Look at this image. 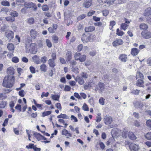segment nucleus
Instances as JSON below:
<instances>
[{
	"label": "nucleus",
	"mask_w": 151,
	"mask_h": 151,
	"mask_svg": "<svg viewBox=\"0 0 151 151\" xmlns=\"http://www.w3.org/2000/svg\"><path fill=\"white\" fill-rule=\"evenodd\" d=\"M141 35L145 39H149L151 37V32L145 30L141 32Z\"/></svg>",
	"instance_id": "20e7f679"
},
{
	"label": "nucleus",
	"mask_w": 151,
	"mask_h": 151,
	"mask_svg": "<svg viewBox=\"0 0 151 151\" xmlns=\"http://www.w3.org/2000/svg\"><path fill=\"white\" fill-rule=\"evenodd\" d=\"M74 96L79 100H81L82 98L78 93L75 92L74 93Z\"/></svg>",
	"instance_id": "864d4df0"
},
{
	"label": "nucleus",
	"mask_w": 151,
	"mask_h": 151,
	"mask_svg": "<svg viewBox=\"0 0 151 151\" xmlns=\"http://www.w3.org/2000/svg\"><path fill=\"white\" fill-rule=\"evenodd\" d=\"M86 59V56L85 55H83L80 56L79 60L81 62H83Z\"/></svg>",
	"instance_id": "603ef678"
},
{
	"label": "nucleus",
	"mask_w": 151,
	"mask_h": 151,
	"mask_svg": "<svg viewBox=\"0 0 151 151\" xmlns=\"http://www.w3.org/2000/svg\"><path fill=\"white\" fill-rule=\"evenodd\" d=\"M30 32L31 37L32 38L33 40H34L38 35L37 32L35 29H31Z\"/></svg>",
	"instance_id": "0eeeda50"
},
{
	"label": "nucleus",
	"mask_w": 151,
	"mask_h": 151,
	"mask_svg": "<svg viewBox=\"0 0 151 151\" xmlns=\"http://www.w3.org/2000/svg\"><path fill=\"white\" fill-rule=\"evenodd\" d=\"M88 74L86 73L83 72L81 74V77L83 78L86 79L88 77Z\"/></svg>",
	"instance_id": "37998d69"
},
{
	"label": "nucleus",
	"mask_w": 151,
	"mask_h": 151,
	"mask_svg": "<svg viewBox=\"0 0 151 151\" xmlns=\"http://www.w3.org/2000/svg\"><path fill=\"white\" fill-rule=\"evenodd\" d=\"M116 32V35L119 36H122L124 34L123 32L120 31L119 28L117 29Z\"/></svg>",
	"instance_id": "58836bf2"
},
{
	"label": "nucleus",
	"mask_w": 151,
	"mask_h": 151,
	"mask_svg": "<svg viewBox=\"0 0 151 151\" xmlns=\"http://www.w3.org/2000/svg\"><path fill=\"white\" fill-rule=\"evenodd\" d=\"M58 118H62L63 119H69V116L65 114H61L60 115L57 116Z\"/></svg>",
	"instance_id": "5701e85b"
},
{
	"label": "nucleus",
	"mask_w": 151,
	"mask_h": 151,
	"mask_svg": "<svg viewBox=\"0 0 151 151\" xmlns=\"http://www.w3.org/2000/svg\"><path fill=\"white\" fill-rule=\"evenodd\" d=\"M55 68H52L50 70L47 74L50 77H52L54 74V71L55 72Z\"/></svg>",
	"instance_id": "cd10ccee"
},
{
	"label": "nucleus",
	"mask_w": 151,
	"mask_h": 151,
	"mask_svg": "<svg viewBox=\"0 0 151 151\" xmlns=\"http://www.w3.org/2000/svg\"><path fill=\"white\" fill-rule=\"evenodd\" d=\"M15 78L14 76L8 75L4 78L2 83V86L6 88H12L13 86Z\"/></svg>",
	"instance_id": "f257e3e1"
},
{
	"label": "nucleus",
	"mask_w": 151,
	"mask_h": 151,
	"mask_svg": "<svg viewBox=\"0 0 151 151\" xmlns=\"http://www.w3.org/2000/svg\"><path fill=\"white\" fill-rule=\"evenodd\" d=\"M139 50L138 49L134 47L132 49L131 51V54L133 56L137 55L139 53Z\"/></svg>",
	"instance_id": "f8f14e48"
},
{
	"label": "nucleus",
	"mask_w": 151,
	"mask_h": 151,
	"mask_svg": "<svg viewBox=\"0 0 151 151\" xmlns=\"http://www.w3.org/2000/svg\"><path fill=\"white\" fill-rule=\"evenodd\" d=\"M144 15L146 16H148L151 15V8L148 7L146 9L144 12Z\"/></svg>",
	"instance_id": "dca6fc26"
},
{
	"label": "nucleus",
	"mask_w": 151,
	"mask_h": 151,
	"mask_svg": "<svg viewBox=\"0 0 151 151\" xmlns=\"http://www.w3.org/2000/svg\"><path fill=\"white\" fill-rule=\"evenodd\" d=\"M7 71L8 73L10 75H13L14 74V72L13 70V68L10 67L7 68Z\"/></svg>",
	"instance_id": "de8ad7c7"
},
{
	"label": "nucleus",
	"mask_w": 151,
	"mask_h": 151,
	"mask_svg": "<svg viewBox=\"0 0 151 151\" xmlns=\"http://www.w3.org/2000/svg\"><path fill=\"white\" fill-rule=\"evenodd\" d=\"M35 22V20L33 17H30L28 19V23L29 24H32Z\"/></svg>",
	"instance_id": "c03bdc74"
},
{
	"label": "nucleus",
	"mask_w": 151,
	"mask_h": 151,
	"mask_svg": "<svg viewBox=\"0 0 151 151\" xmlns=\"http://www.w3.org/2000/svg\"><path fill=\"white\" fill-rule=\"evenodd\" d=\"M101 120V117L100 116V114H98V116L96 117V122H100Z\"/></svg>",
	"instance_id": "052dcab7"
},
{
	"label": "nucleus",
	"mask_w": 151,
	"mask_h": 151,
	"mask_svg": "<svg viewBox=\"0 0 151 151\" xmlns=\"http://www.w3.org/2000/svg\"><path fill=\"white\" fill-rule=\"evenodd\" d=\"M25 2L24 0H16V4L18 6L24 5Z\"/></svg>",
	"instance_id": "7c9ffc66"
},
{
	"label": "nucleus",
	"mask_w": 151,
	"mask_h": 151,
	"mask_svg": "<svg viewBox=\"0 0 151 151\" xmlns=\"http://www.w3.org/2000/svg\"><path fill=\"white\" fill-rule=\"evenodd\" d=\"M71 88L69 86L66 85L64 88V90L65 91H70Z\"/></svg>",
	"instance_id": "69168bd1"
},
{
	"label": "nucleus",
	"mask_w": 151,
	"mask_h": 151,
	"mask_svg": "<svg viewBox=\"0 0 151 151\" xmlns=\"http://www.w3.org/2000/svg\"><path fill=\"white\" fill-rule=\"evenodd\" d=\"M32 59L34 62L36 64H40V62L39 60V58L37 55H35L33 56L32 58Z\"/></svg>",
	"instance_id": "a211bd4d"
},
{
	"label": "nucleus",
	"mask_w": 151,
	"mask_h": 151,
	"mask_svg": "<svg viewBox=\"0 0 151 151\" xmlns=\"http://www.w3.org/2000/svg\"><path fill=\"white\" fill-rule=\"evenodd\" d=\"M95 29V27L93 26H90L86 27L85 29V31L86 32H91Z\"/></svg>",
	"instance_id": "f3484780"
},
{
	"label": "nucleus",
	"mask_w": 151,
	"mask_h": 151,
	"mask_svg": "<svg viewBox=\"0 0 151 151\" xmlns=\"http://www.w3.org/2000/svg\"><path fill=\"white\" fill-rule=\"evenodd\" d=\"M139 78V79H144V76L143 74L140 71H137L136 79Z\"/></svg>",
	"instance_id": "412c9836"
},
{
	"label": "nucleus",
	"mask_w": 151,
	"mask_h": 151,
	"mask_svg": "<svg viewBox=\"0 0 151 151\" xmlns=\"http://www.w3.org/2000/svg\"><path fill=\"white\" fill-rule=\"evenodd\" d=\"M7 104V103L6 101H2L0 104V108H4L5 107Z\"/></svg>",
	"instance_id": "e433bc0d"
},
{
	"label": "nucleus",
	"mask_w": 151,
	"mask_h": 151,
	"mask_svg": "<svg viewBox=\"0 0 151 151\" xmlns=\"http://www.w3.org/2000/svg\"><path fill=\"white\" fill-rule=\"evenodd\" d=\"M5 19L6 21L10 22H14L15 20V18L12 17V16L6 17H5Z\"/></svg>",
	"instance_id": "473e14b6"
},
{
	"label": "nucleus",
	"mask_w": 151,
	"mask_h": 151,
	"mask_svg": "<svg viewBox=\"0 0 151 151\" xmlns=\"http://www.w3.org/2000/svg\"><path fill=\"white\" fill-rule=\"evenodd\" d=\"M1 4L4 6H10L9 2L6 0H3L0 2Z\"/></svg>",
	"instance_id": "b1692460"
},
{
	"label": "nucleus",
	"mask_w": 151,
	"mask_h": 151,
	"mask_svg": "<svg viewBox=\"0 0 151 151\" xmlns=\"http://www.w3.org/2000/svg\"><path fill=\"white\" fill-rule=\"evenodd\" d=\"M40 60L42 63H45L47 61V58L46 56L42 57Z\"/></svg>",
	"instance_id": "4d7b16f0"
},
{
	"label": "nucleus",
	"mask_w": 151,
	"mask_h": 151,
	"mask_svg": "<svg viewBox=\"0 0 151 151\" xmlns=\"http://www.w3.org/2000/svg\"><path fill=\"white\" fill-rule=\"evenodd\" d=\"M24 6L27 8V9H30L34 6V4L32 2H25L24 3Z\"/></svg>",
	"instance_id": "2eb2a0df"
},
{
	"label": "nucleus",
	"mask_w": 151,
	"mask_h": 151,
	"mask_svg": "<svg viewBox=\"0 0 151 151\" xmlns=\"http://www.w3.org/2000/svg\"><path fill=\"white\" fill-rule=\"evenodd\" d=\"M54 61L55 60L50 59L48 60V64L49 66L52 68H54V67L56 65V64Z\"/></svg>",
	"instance_id": "aec40b11"
},
{
	"label": "nucleus",
	"mask_w": 151,
	"mask_h": 151,
	"mask_svg": "<svg viewBox=\"0 0 151 151\" xmlns=\"http://www.w3.org/2000/svg\"><path fill=\"white\" fill-rule=\"evenodd\" d=\"M81 55V54L80 53H76L74 56L75 59L76 60H79L80 58Z\"/></svg>",
	"instance_id": "a18cd8bd"
},
{
	"label": "nucleus",
	"mask_w": 151,
	"mask_h": 151,
	"mask_svg": "<svg viewBox=\"0 0 151 151\" xmlns=\"http://www.w3.org/2000/svg\"><path fill=\"white\" fill-rule=\"evenodd\" d=\"M145 137L148 140H151V133H147L145 135Z\"/></svg>",
	"instance_id": "13d9d810"
},
{
	"label": "nucleus",
	"mask_w": 151,
	"mask_h": 151,
	"mask_svg": "<svg viewBox=\"0 0 151 151\" xmlns=\"http://www.w3.org/2000/svg\"><path fill=\"white\" fill-rule=\"evenodd\" d=\"M34 136L35 137L38 139L46 140V139L42 135L38 133H35L34 134Z\"/></svg>",
	"instance_id": "ddd939ff"
},
{
	"label": "nucleus",
	"mask_w": 151,
	"mask_h": 151,
	"mask_svg": "<svg viewBox=\"0 0 151 151\" xmlns=\"http://www.w3.org/2000/svg\"><path fill=\"white\" fill-rule=\"evenodd\" d=\"M32 38L30 36H28L27 38V42L29 44H30V47H31L32 46L34 45V43H33L32 42Z\"/></svg>",
	"instance_id": "4be33fe9"
},
{
	"label": "nucleus",
	"mask_w": 151,
	"mask_h": 151,
	"mask_svg": "<svg viewBox=\"0 0 151 151\" xmlns=\"http://www.w3.org/2000/svg\"><path fill=\"white\" fill-rule=\"evenodd\" d=\"M129 148L131 151H137L139 150V147L137 145L132 143L129 145Z\"/></svg>",
	"instance_id": "39448f33"
},
{
	"label": "nucleus",
	"mask_w": 151,
	"mask_h": 151,
	"mask_svg": "<svg viewBox=\"0 0 151 151\" xmlns=\"http://www.w3.org/2000/svg\"><path fill=\"white\" fill-rule=\"evenodd\" d=\"M121 28L124 30H125L128 27V25L125 23H122L121 24Z\"/></svg>",
	"instance_id": "ea45409f"
},
{
	"label": "nucleus",
	"mask_w": 151,
	"mask_h": 151,
	"mask_svg": "<svg viewBox=\"0 0 151 151\" xmlns=\"http://www.w3.org/2000/svg\"><path fill=\"white\" fill-rule=\"evenodd\" d=\"M86 16V14H82L78 17L77 19L78 20H81L85 18Z\"/></svg>",
	"instance_id": "3c124183"
},
{
	"label": "nucleus",
	"mask_w": 151,
	"mask_h": 151,
	"mask_svg": "<svg viewBox=\"0 0 151 151\" xmlns=\"http://www.w3.org/2000/svg\"><path fill=\"white\" fill-rule=\"evenodd\" d=\"M102 13L104 16L106 17L108 15L109 13V11L108 9H104L102 11Z\"/></svg>",
	"instance_id": "79ce46f5"
},
{
	"label": "nucleus",
	"mask_w": 151,
	"mask_h": 151,
	"mask_svg": "<svg viewBox=\"0 0 151 151\" xmlns=\"http://www.w3.org/2000/svg\"><path fill=\"white\" fill-rule=\"evenodd\" d=\"M52 39L55 43H57L58 42V38L57 36L53 35L52 37Z\"/></svg>",
	"instance_id": "e2e57ef3"
},
{
	"label": "nucleus",
	"mask_w": 151,
	"mask_h": 151,
	"mask_svg": "<svg viewBox=\"0 0 151 151\" xmlns=\"http://www.w3.org/2000/svg\"><path fill=\"white\" fill-rule=\"evenodd\" d=\"M60 97V96L58 94L53 95L51 97L53 100L59 101V99Z\"/></svg>",
	"instance_id": "c85d7f7f"
},
{
	"label": "nucleus",
	"mask_w": 151,
	"mask_h": 151,
	"mask_svg": "<svg viewBox=\"0 0 151 151\" xmlns=\"http://www.w3.org/2000/svg\"><path fill=\"white\" fill-rule=\"evenodd\" d=\"M19 95L22 97H23L24 96V91L23 90H21L19 92Z\"/></svg>",
	"instance_id": "0e129e2a"
},
{
	"label": "nucleus",
	"mask_w": 151,
	"mask_h": 151,
	"mask_svg": "<svg viewBox=\"0 0 151 151\" xmlns=\"http://www.w3.org/2000/svg\"><path fill=\"white\" fill-rule=\"evenodd\" d=\"M128 134L129 137L132 140H135L137 139V137L133 133H129Z\"/></svg>",
	"instance_id": "bb28decb"
},
{
	"label": "nucleus",
	"mask_w": 151,
	"mask_h": 151,
	"mask_svg": "<svg viewBox=\"0 0 151 151\" xmlns=\"http://www.w3.org/2000/svg\"><path fill=\"white\" fill-rule=\"evenodd\" d=\"M134 106L136 108H141L142 107V104L139 102H137L136 104H134Z\"/></svg>",
	"instance_id": "5fc2aeb1"
},
{
	"label": "nucleus",
	"mask_w": 151,
	"mask_h": 151,
	"mask_svg": "<svg viewBox=\"0 0 151 151\" xmlns=\"http://www.w3.org/2000/svg\"><path fill=\"white\" fill-rule=\"evenodd\" d=\"M10 15L12 17H13L14 18L15 17H18V16L19 15V14L16 11H14L11 12Z\"/></svg>",
	"instance_id": "f704fd0d"
},
{
	"label": "nucleus",
	"mask_w": 151,
	"mask_h": 151,
	"mask_svg": "<svg viewBox=\"0 0 151 151\" xmlns=\"http://www.w3.org/2000/svg\"><path fill=\"white\" fill-rule=\"evenodd\" d=\"M119 59L122 62H125L127 61V55L124 54H121L119 56Z\"/></svg>",
	"instance_id": "1a4fd4ad"
},
{
	"label": "nucleus",
	"mask_w": 151,
	"mask_h": 151,
	"mask_svg": "<svg viewBox=\"0 0 151 151\" xmlns=\"http://www.w3.org/2000/svg\"><path fill=\"white\" fill-rule=\"evenodd\" d=\"M105 100L104 98L103 97H101L99 100V103L102 105H104L105 104Z\"/></svg>",
	"instance_id": "49530a36"
},
{
	"label": "nucleus",
	"mask_w": 151,
	"mask_h": 151,
	"mask_svg": "<svg viewBox=\"0 0 151 151\" xmlns=\"http://www.w3.org/2000/svg\"><path fill=\"white\" fill-rule=\"evenodd\" d=\"M5 36L9 42H13L14 32L11 30H6L5 32Z\"/></svg>",
	"instance_id": "f03ea898"
},
{
	"label": "nucleus",
	"mask_w": 151,
	"mask_h": 151,
	"mask_svg": "<svg viewBox=\"0 0 151 151\" xmlns=\"http://www.w3.org/2000/svg\"><path fill=\"white\" fill-rule=\"evenodd\" d=\"M29 70L30 72L32 74L35 73L36 72V69L35 68H34L33 66H30L29 67Z\"/></svg>",
	"instance_id": "8fccbe9b"
},
{
	"label": "nucleus",
	"mask_w": 151,
	"mask_h": 151,
	"mask_svg": "<svg viewBox=\"0 0 151 151\" xmlns=\"http://www.w3.org/2000/svg\"><path fill=\"white\" fill-rule=\"evenodd\" d=\"M72 58V55L70 52H67L66 55V61L70 62Z\"/></svg>",
	"instance_id": "6ab92c4d"
},
{
	"label": "nucleus",
	"mask_w": 151,
	"mask_h": 151,
	"mask_svg": "<svg viewBox=\"0 0 151 151\" xmlns=\"http://www.w3.org/2000/svg\"><path fill=\"white\" fill-rule=\"evenodd\" d=\"M123 42L121 39H119L113 42V45L114 47L122 45L123 44Z\"/></svg>",
	"instance_id": "6e6552de"
},
{
	"label": "nucleus",
	"mask_w": 151,
	"mask_h": 151,
	"mask_svg": "<svg viewBox=\"0 0 151 151\" xmlns=\"http://www.w3.org/2000/svg\"><path fill=\"white\" fill-rule=\"evenodd\" d=\"M144 79H138L136 83L137 86L140 87H144V86L143 84L144 83Z\"/></svg>",
	"instance_id": "4468645a"
},
{
	"label": "nucleus",
	"mask_w": 151,
	"mask_h": 151,
	"mask_svg": "<svg viewBox=\"0 0 151 151\" xmlns=\"http://www.w3.org/2000/svg\"><path fill=\"white\" fill-rule=\"evenodd\" d=\"M95 37V36L91 35L88 37L83 35L81 38V40L83 43H86L88 42H92L93 41V38Z\"/></svg>",
	"instance_id": "7ed1b4c3"
},
{
	"label": "nucleus",
	"mask_w": 151,
	"mask_h": 151,
	"mask_svg": "<svg viewBox=\"0 0 151 151\" xmlns=\"http://www.w3.org/2000/svg\"><path fill=\"white\" fill-rule=\"evenodd\" d=\"M104 84L103 83L99 82L98 83L97 86L101 90H103L104 89Z\"/></svg>",
	"instance_id": "c9c22d12"
},
{
	"label": "nucleus",
	"mask_w": 151,
	"mask_h": 151,
	"mask_svg": "<svg viewBox=\"0 0 151 151\" xmlns=\"http://www.w3.org/2000/svg\"><path fill=\"white\" fill-rule=\"evenodd\" d=\"M105 123L106 125L110 124L113 121L112 119L110 116H106L104 119Z\"/></svg>",
	"instance_id": "423d86ee"
},
{
	"label": "nucleus",
	"mask_w": 151,
	"mask_h": 151,
	"mask_svg": "<svg viewBox=\"0 0 151 151\" xmlns=\"http://www.w3.org/2000/svg\"><path fill=\"white\" fill-rule=\"evenodd\" d=\"M35 44L32 46L31 47H30V52L33 54H35L37 51V50L35 49V47L34 46Z\"/></svg>",
	"instance_id": "c756f323"
},
{
	"label": "nucleus",
	"mask_w": 151,
	"mask_h": 151,
	"mask_svg": "<svg viewBox=\"0 0 151 151\" xmlns=\"http://www.w3.org/2000/svg\"><path fill=\"white\" fill-rule=\"evenodd\" d=\"M95 12L93 10H91L87 14L88 17H90L93 15L95 13Z\"/></svg>",
	"instance_id": "774afa93"
},
{
	"label": "nucleus",
	"mask_w": 151,
	"mask_h": 151,
	"mask_svg": "<svg viewBox=\"0 0 151 151\" xmlns=\"http://www.w3.org/2000/svg\"><path fill=\"white\" fill-rule=\"evenodd\" d=\"M146 124L147 126L149 128V129L151 128V120L149 119L147 121Z\"/></svg>",
	"instance_id": "680f3d73"
},
{
	"label": "nucleus",
	"mask_w": 151,
	"mask_h": 151,
	"mask_svg": "<svg viewBox=\"0 0 151 151\" xmlns=\"http://www.w3.org/2000/svg\"><path fill=\"white\" fill-rule=\"evenodd\" d=\"M7 48L9 50H14V44L11 43H9L7 45Z\"/></svg>",
	"instance_id": "393cba45"
},
{
	"label": "nucleus",
	"mask_w": 151,
	"mask_h": 151,
	"mask_svg": "<svg viewBox=\"0 0 151 151\" xmlns=\"http://www.w3.org/2000/svg\"><path fill=\"white\" fill-rule=\"evenodd\" d=\"M140 28L141 29H146L148 28V26L145 24H141L140 25Z\"/></svg>",
	"instance_id": "a19ab883"
},
{
	"label": "nucleus",
	"mask_w": 151,
	"mask_h": 151,
	"mask_svg": "<svg viewBox=\"0 0 151 151\" xmlns=\"http://www.w3.org/2000/svg\"><path fill=\"white\" fill-rule=\"evenodd\" d=\"M140 90L137 89L134 90L132 91L131 92V93H132L135 95H138L139 94Z\"/></svg>",
	"instance_id": "338daca9"
},
{
	"label": "nucleus",
	"mask_w": 151,
	"mask_h": 151,
	"mask_svg": "<svg viewBox=\"0 0 151 151\" xmlns=\"http://www.w3.org/2000/svg\"><path fill=\"white\" fill-rule=\"evenodd\" d=\"M92 1L91 0H85L83 4V6L86 8H88L91 5Z\"/></svg>",
	"instance_id": "9d476101"
},
{
	"label": "nucleus",
	"mask_w": 151,
	"mask_h": 151,
	"mask_svg": "<svg viewBox=\"0 0 151 151\" xmlns=\"http://www.w3.org/2000/svg\"><path fill=\"white\" fill-rule=\"evenodd\" d=\"M12 61L14 63H17L19 62V59L17 57H13L12 59Z\"/></svg>",
	"instance_id": "bf43d9fd"
},
{
	"label": "nucleus",
	"mask_w": 151,
	"mask_h": 151,
	"mask_svg": "<svg viewBox=\"0 0 151 151\" xmlns=\"http://www.w3.org/2000/svg\"><path fill=\"white\" fill-rule=\"evenodd\" d=\"M116 0H105L104 3H106L109 5H113Z\"/></svg>",
	"instance_id": "4c0bfd02"
},
{
	"label": "nucleus",
	"mask_w": 151,
	"mask_h": 151,
	"mask_svg": "<svg viewBox=\"0 0 151 151\" xmlns=\"http://www.w3.org/2000/svg\"><path fill=\"white\" fill-rule=\"evenodd\" d=\"M40 69L42 72H45L47 71V66L45 64H42L40 66Z\"/></svg>",
	"instance_id": "a878e982"
},
{
	"label": "nucleus",
	"mask_w": 151,
	"mask_h": 151,
	"mask_svg": "<svg viewBox=\"0 0 151 151\" xmlns=\"http://www.w3.org/2000/svg\"><path fill=\"white\" fill-rule=\"evenodd\" d=\"M82 109L84 111H88L89 108L87 105L85 103L82 106Z\"/></svg>",
	"instance_id": "09e8293b"
},
{
	"label": "nucleus",
	"mask_w": 151,
	"mask_h": 151,
	"mask_svg": "<svg viewBox=\"0 0 151 151\" xmlns=\"http://www.w3.org/2000/svg\"><path fill=\"white\" fill-rule=\"evenodd\" d=\"M75 80L78 82L80 85L83 84L84 82V81L81 77L77 76L76 78H75Z\"/></svg>",
	"instance_id": "9b49d317"
},
{
	"label": "nucleus",
	"mask_w": 151,
	"mask_h": 151,
	"mask_svg": "<svg viewBox=\"0 0 151 151\" xmlns=\"http://www.w3.org/2000/svg\"><path fill=\"white\" fill-rule=\"evenodd\" d=\"M92 82H89L87 84H85L84 85V88L85 90H87L90 87H92Z\"/></svg>",
	"instance_id": "2f4dec72"
},
{
	"label": "nucleus",
	"mask_w": 151,
	"mask_h": 151,
	"mask_svg": "<svg viewBox=\"0 0 151 151\" xmlns=\"http://www.w3.org/2000/svg\"><path fill=\"white\" fill-rule=\"evenodd\" d=\"M52 112V111H44L42 113V116L43 117L50 115Z\"/></svg>",
	"instance_id": "72a5a7b5"
},
{
	"label": "nucleus",
	"mask_w": 151,
	"mask_h": 151,
	"mask_svg": "<svg viewBox=\"0 0 151 151\" xmlns=\"http://www.w3.org/2000/svg\"><path fill=\"white\" fill-rule=\"evenodd\" d=\"M49 9L48 6L47 5L45 4L43 5L42 7V10L43 11H46L49 10Z\"/></svg>",
	"instance_id": "6e6d98bb"
}]
</instances>
